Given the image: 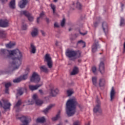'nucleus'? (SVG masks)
<instances>
[{
  "label": "nucleus",
  "mask_w": 125,
  "mask_h": 125,
  "mask_svg": "<svg viewBox=\"0 0 125 125\" xmlns=\"http://www.w3.org/2000/svg\"><path fill=\"white\" fill-rule=\"evenodd\" d=\"M65 55L67 57H68V58H71L70 60L72 61H75L76 59H78V58H80V57H81L82 52L80 50L76 51L68 49L66 51Z\"/></svg>",
  "instance_id": "3"
},
{
  "label": "nucleus",
  "mask_w": 125,
  "mask_h": 125,
  "mask_svg": "<svg viewBox=\"0 0 125 125\" xmlns=\"http://www.w3.org/2000/svg\"><path fill=\"white\" fill-rule=\"evenodd\" d=\"M67 93L68 96H71V95L73 94V91L71 90H68L67 91Z\"/></svg>",
  "instance_id": "42"
},
{
  "label": "nucleus",
  "mask_w": 125,
  "mask_h": 125,
  "mask_svg": "<svg viewBox=\"0 0 125 125\" xmlns=\"http://www.w3.org/2000/svg\"><path fill=\"white\" fill-rule=\"evenodd\" d=\"M11 85V83L10 82L5 83V93H9V87H10Z\"/></svg>",
  "instance_id": "21"
},
{
  "label": "nucleus",
  "mask_w": 125,
  "mask_h": 125,
  "mask_svg": "<svg viewBox=\"0 0 125 125\" xmlns=\"http://www.w3.org/2000/svg\"><path fill=\"white\" fill-rule=\"evenodd\" d=\"M78 62H79V63H81V62H82V60L81 59L78 60Z\"/></svg>",
  "instance_id": "52"
},
{
  "label": "nucleus",
  "mask_w": 125,
  "mask_h": 125,
  "mask_svg": "<svg viewBox=\"0 0 125 125\" xmlns=\"http://www.w3.org/2000/svg\"><path fill=\"white\" fill-rule=\"evenodd\" d=\"M42 82H41V84H38L37 85H30L29 86V89H30V90H32V91H34V90H37V89H38L39 87H41V86H42Z\"/></svg>",
  "instance_id": "15"
},
{
  "label": "nucleus",
  "mask_w": 125,
  "mask_h": 125,
  "mask_svg": "<svg viewBox=\"0 0 125 125\" xmlns=\"http://www.w3.org/2000/svg\"><path fill=\"white\" fill-rule=\"evenodd\" d=\"M92 82L93 83V84L95 85V86H96L97 85V77H92Z\"/></svg>",
  "instance_id": "33"
},
{
  "label": "nucleus",
  "mask_w": 125,
  "mask_h": 125,
  "mask_svg": "<svg viewBox=\"0 0 125 125\" xmlns=\"http://www.w3.org/2000/svg\"><path fill=\"white\" fill-rule=\"evenodd\" d=\"M8 20H0V27L6 28L8 27Z\"/></svg>",
  "instance_id": "12"
},
{
  "label": "nucleus",
  "mask_w": 125,
  "mask_h": 125,
  "mask_svg": "<svg viewBox=\"0 0 125 125\" xmlns=\"http://www.w3.org/2000/svg\"><path fill=\"white\" fill-rule=\"evenodd\" d=\"M14 45H15V43H11V42L5 44V46L7 48H12Z\"/></svg>",
  "instance_id": "29"
},
{
  "label": "nucleus",
  "mask_w": 125,
  "mask_h": 125,
  "mask_svg": "<svg viewBox=\"0 0 125 125\" xmlns=\"http://www.w3.org/2000/svg\"><path fill=\"white\" fill-rule=\"evenodd\" d=\"M21 28H22V30H26L27 29V24L22 23V25Z\"/></svg>",
  "instance_id": "43"
},
{
  "label": "nucleus",
  "mask_w": 125,
  "mask_h": 125,
  "mask_svg": "<svg viewBox=\"0 0 125 125\" xmlns=\"http://www.w3.org/2000/svg\"><path fill=\"white\" fill-rule=\"evenodd\" d=\"M46 21L48 23V22H49V20L48 19H46Z\"/></svg>",
  "instance_id": "54"
},
{
  "label": "nucleus",
  "mask_w": 125,
  "mask_h": 125,
  "mask_svg": "<svg viewBox=\"0 0 125 125\" xmlns=\"http://www.w3.org/2000/svg\"><path fill=\"white\" fill-rule=\"evenodd\" d=\"M22 80H21V78L20 77H19L18 78H17L15 80H13V83H20V82H21Z\"/></svg>",
  "instance_id": "39"
},
{
  "label": "nucleus",
  "mask_w": 125,
  "mask_h": 125,
  "mask_svg": "<svg viewBox=\"0 0 125 125\" xmlns=\"http://www.w3.org/2000/svg\"><path fill=\"white\" fill-rule=\"evenodd\" d=\"M44 16V13L42 12L40 15V17L37 18V23H40V18H42Z\"/></svg>",
  "instance_id": "37"
},
{
  "label": "nucleus",
  "mask_w": 125,
  "mask_h": 125,
  "mask_svg": "<svg viewBox=\"0 0 125 125\" xmlns=\"http://www.w3.org/2000/svg\"><path fill=\"white\" fill-rule=\"evenodd\" d=\"M69 32H70V31H72V28H69Z\"/></svg>",
  "instance_id": "58"
},
{
  "label": "nucleus",
  "mask_w": 125,
  "mask_h": 125,
  "mask_svg": "<svg viewBox=\"0 0 125 125\" xmlns=\"http://www.w3.org/2000/svg\"><path fill=\"white\" fill-rule=\"evenodd\" d=\"M6 33L5 32V31L0 30V38H1L2 39H4V38H6Z\"/></svg>",
  "instance_id": "28"
},
{
  "label": "nucleus",
  "mask_w": 125,
  "mask_h": 125,
  "mask_svg": "<svg viewBox=\"0 0 125 125\" xmlns=\"http://www.w3.org/2000/svg\"><path fill=\"white\" fill-rule=\"evenodd\" d=\"M79 73V67L75 66L72 70V72L71 73L72 76L77 75Z\"/></svg>",
  "instance_id": "23"
},
{
  "label": "nucleus",
  "mask_w": 125,
  "mask_h": 125,
  "mask_svg": "<svg viewBox=\"0 0 125 125\" xmlns=\"http://www.w3.org/2000/svg\"><path fill=\"white\" fill-rule=\"evenodd\" d=\"M65 22H66V20H65V18H63L61 23V25L62 27H64V26H65Z\"/></svg>",
  "instance_id": "40"
},
{
  "label": "nucleus",
  "mask_w": 125,
  "mask_h": 125,
  "mask_svg": "<svg viewBox=\"0 0 125 125\" xmlns=\"http://www.w3.org/2000/svg\"><path fill=\"white\" fill-rule=\"evenodd\" d=\"M44 62H47V66H48V68L51 69L52 68V66L53 65V62H52V59L51 57H50V55L48 54H46L44 57Z\"/></svg>",
  "instance_id": "5"
},
{
  "label": "nucleus",
  "mask_w": 125,
  "mask_h": 125,
  "mask_svg": "<svg viewBox=\"0 0 125 125\" xmlns=\"http://www.w3.org/2000/svg\"><path fill=\"white\" fill-rule=\"evenodd\" d=\"M2 102L3 103V104H2V103L1 102H0V105L1 107H2L3 109L5 110H8V109H10V106H11V104L10 103H8V101L7 100H5L2 99Z\"/></svg>",
  "instance_id": "8"
},
{
  "label": "nucleus",
  "mask_w": 125,
  "mask_h": 125,
  "mask_svg": "<svg viewBox=\"0 0 125 125\" xmlns=\"http://www.w3.org/2000/svg\"><path fill=\"white\" fill-rule=\"evenodd\" d=\"M41 71H42L44 73H47L48 72V69L44 65H43L40 67Z\"/></svg>",
  "instance_id": "32"
},
{
  "label": "nucleus",
  "mask_w": 125,
  "mask_h": 125,
  "mask_svg": "<svg viewBox=\"0 0 125 125\" xmlns=\"http://www.w3.org/2000/svg\"><path fill=\"white\" fill-rule=\"evenodd\" d=\"M44 122H45V118H44V117L38 118L36 120L37 123H40L41 124H43V123H44Z\"/></svg>",
  "instance_id": "26"
},
{
  "label": "nucleus",
  "mask_w": 125,
  "mask_h": 125,
  "mask_svg": "<svg viewBox=\"0 0 125 125\" xmlns=\"http://www.w3.org/2000/svg\"><path fill=\"white\" fill-rule=\"evenodd\" d=\"M121 6L122 7H124V6H125V4L121 3Z\"/></svg>",
  "instance_id": "53"
},
{
  "label": "nucleus",
  "mask_w": 125,
  "mask_h": 125,
  "mask_svg": "<svg viewBox=\"0 0 125 125\" xmlns=\"http://www.w3.org/2000/svg\"><path fill=\"white\" fill-rule=\"evenodd\" d=\"M99 69L102 75H103L105 73V67L104 66V62H100Z\"/></svg>",
  "instance_id": "16"
},
{
  "label": "nucleus",
  "mask_w": 125,
  "mask_h": 125,
  "mask_svg": "<svg viewBox=\"0 0 125 125\" xmlns=\"http://www.w3.org/2000/svg\"><path fill=\"white\" fill-rule=\"evenodd\" d=\"M59 43V42H58V41H56V42H55V45H56V46H58Z\"/></svg>",
  "instance_id": "51"
},
{
  "label": "nucleus",
  "mask_w": 125,
  "mask_h": 125,
  "mask_svg": "<svg viewBox=\"0 0 125 125\" xmlns=\"http://www.w3.org/2000/svg\"><path fill=\"white\" fill-rule=\"evenodd\" d=\"M27 71H29V70H30V69H29V68H27V69H26Z\"/></svg>",
  "instance_id": "59"
},
{
  "label": "nucleus",
  "mask_w": 125,
  "mask_h": 125,
  "mask_svg": "<svg viewBox=\"0 0 125 125\" xmlns=\"http://www.w3.org/2000/svg\"><path fill=\"white\" fill-rule=\"evenodd\" d=\"M21 104H22V102L21 101V100H19L14 105V108H18Z\"/></svg>",
  "instance_id": "35"
},
{
  "label": "nucleus",
  "mask_w": 125,
  "mask_h": 125,
  "mask_svg": "<svg viewBox=\"0 0 125 125\" xmlns=\"http://www.w3.org/2000/svg\"><path fill=\"white\" fill-rule=\"evenodd\" d=\"M96 70H97L96 67L93 66L92 67V71L93 74H94V75H96Z\"/></svg>",
  "instance_id": "41"
},
{
  "label": "nucleus",
  "mask_w": 125,
  "mask_h": 125,
  "mask_svg": "<svg viewBox=\"0 0 125 125\" xmlns=\"http://www.w3.org/2000/svg\"><path fill=\"white\" fill-rule=\"evenodd\" d=\"M93 112L96 115H101L102 114V108H101V101L98 99V97H97L96 100V105L93 108Z\"/></svg>",
  "instance_id": "4"
},
{
  "label": "nucleus",
  "mask_w": 125,
  "mask_h": 125,
  "mask_svg": "<svg viewBox=\"0 0 125 125\" xmlns=\"http://www.w3.org/2000/svg\"><path fill=\"white\" fill-rule=\"evenodd\" d=\"M39 91L41 95H43V91H42V90L40 89Z\"/></svg>",
  "instance_id": "48"
},
{
  "label": "nucleus",
  "mask_w": 125,
  "mask_h": 125,
  "mask_svg": "<svg viewBox=\"0 0 125 125\" xmlns=\"http://www.w3.org/2000/svg\"><path fill=\"white\" fill-rule=\"evenodd\" d=\"M120 26V27H124L125 26V19L123 17L121 18Z\"/></svg>",
  "instance_id": "31"
},
{
  "label": "nucleus",
  "mask_w": 125,
  "mask_h": 125,
  "mask_svg": "<svg viewBox=\"0 0 125 125\" xmlns=\"http://www.w3.org/2000/svg\"><path fill=\"white\" fill-rule=\"evenodd\" d=\"M9 6L10 8L14 9L15 8V0H12L9 4Z\"/></svg>",
  "instance_id": "25"
},
{
  "label": "nucleus",
  "mask_w": 125,
  "mask_h": 125,
  "mask_svg": "<svg viewBox=\"0 0 125 125\" xmlns=\"http://www.w3.org/2000/svg\"><path fill=\"white\" fill-rule=\"evenodd\" d=\"M115 94H116V91L114 87H112L110 91V101H113V99L115 98Z\"/></svg>",
  "instance_id": "19"
},
{
  "label": "nucleus",
  "mask_w": 125,
  "mask_h": 125,
  "mask_svg": "<svg viewBox=\"0 0 125 125\" xmlns=\"http://www.w3.org/2000/svg\"><path fill=\"white\" fill-rule=\"evenodd\" d=\"M1 74H3V72H2V71H0V75H1Z\"/></svg>",
  "instance_id": "56"
},
{
  "label": "nucleus",
  "mask_w": 125,
  "mask_h": 125,
  "mask_svg": "<svg viewBox=\"0 0 125 125\" xmlns=\"http://www.w3.org/2000/svg\"><path fill=\"white\" fill-rule=\"evenodd\" d=\"M78 43H80L81 44H82L83 47L84 48L85 47V42H83V40H80L79 41H78Z\"/></svg>",
  "instance_id": "38"
},
{
  "label": "nucleus",
  "mask_w": 125,
  "mask_h": 125,
  "mask_svg": "<svg viewBox=\"0 0 125 125\" xmlns=\"http://www.w3.org/2000/svg\"><path fill=\"white\" fill-rule=\"evenodd\" d=\"M80 35H82V36H85L86 35V33H82L81 31H80Z\"/></svg>",
  "instance_id": "49"
},
{
  "label": "nucleus",
  "mask_w": 125,
  "mask_h": 125,
  "mask_svg": "<svg viewBox=\"0 0 125 125\" xmlns=\"http://www.w3.org/2000/svg\"><path fill=\"white\" fill-rule=\"evenodd\" d=\"M32 98L33 100H32L31 101H29V102H30V101L31 102V103L29 104L30 105H33V104H34L35 102L36 103V104H37V105H42V101L39 100V98H38V95H37L36 94L33 95Z\"/></svg>",
  "instance_id": "6"
},
{
  "label": "nucleus",
  "mask_w": 125,
  "mask_h": 125,
  "mask_svg": "<svg viewBox=\"0 0 125 125\" xmlns=\"http://www.w3.org/2000/svg\"><path fill=\"white\" fill-rule=\"evenodd\" d=\"M76 8L78 10H82V8H83V6L82 5V4L78 1L76 3L73 2L72 4L70 5V9L71 10H75Z\"/></svg>",
  "instance_id": "7"
},
{
  "label": "nucleus",
  "mask_w": 125,
  "mask_h": 125,
  "mask_svg": "<svg viewBox=\"0 0 125 125\" xmlns=\"http://www.w3.org/2000/svg\"><path fill=\"white\" fill-rule=\"evenodd\" d=\"M29 2L28 0H21L19 2V5L20 8H25V7Z\"/></svg>",
  "instance_id": "13"
},
{
  "label": "nucleus",
  "mask_w": 125,
  "mask_h": 125,
  "mask_svg": "<svg viewBox=\"0 0 125 125\" xmlns=\"http://www.w3.org/2000/svg\"><path fill=\"white\" fill-rule=\"evenodd\" d=\"M50 7H51V8L53 10V14H55V11H56V6L54 4H50Z\"/></svg>",
  "instance_id": "34"
},
{
  "label": "nucleus",
  "mask_w": 125,
  "mask_h": 125,
  "mask_svg": "<svg viewBox=\"0 0 125 125\" xmlns=\"http://www.w3.org/2000/svg\"><path fill=\"white\" fill-rule=\"evenodd\" d=\"M53 106H54V104H50L45 109H44L42 111L43 113H44V114L46 115V114L48 113V111H49L50 109H51V108H52V107H53Z\"/></svg>",
  "instance_id": "22"
},
{
  "label": "nucleus",
  "mask_w": 125,
  "mask_h": 125,
  "mask_svg": "<svg viewBox=\"0 0 125 125\" xmlns=\"http://www.w3.org/2000/svg\"><path fill=\"white\" fill-rule=\"evenodd\" d=\"M21 14L25 15V16L28 18L30 22H33V21H34V17H33L32 14L30 13L28 11H23L21 12Z\"/></svg>",
  "instance_id": "10"
},
{
  "label": "nucleus",
  "mask_w": 125,
  "mask_h": 125,
  "mask_svg": "<svg viewBox=\"0 0 125 125\" xmlns=\"http://www.w3.org/2000/svg\"><path fill=\"white\" fill-rule=\"evenodd\" d=\"M99 85L100 87L105 85V80L104 79H100L99 80Z\"/></svg>",
  "instance_id": "30"
},
{
  "label": "nucleus",
  "mask_w": 125,
  "mask_h": 125,
  "mask_svg": "<svg viewBox=\"0 0 125 125\" xmlns=\"http://www.w3.org/2000/svg\"><path fill=\"white\" fill-rule=\"evenodd\" d=\"M100 54H102V53H100Z\"/></svg>",
  "instance_id": "60"
},
{
  "label": "nucleus",
  "mask_w": 125,
  "mask_h": 125,
  "mask_svg": "<svg viewBox=\"0 0 125 125\" xmlns=\"http://www.w3.org/2000/svg\"><path fill=\"white\" fill-rule=\"evenodd\" d=\"M60 114H61V111L59 110L56 117L52 118V121H57V120L60 118Z\"/></svg>",
  "instance_id": "27"
},
{
  "label": "nucleus",
  "mask_w": 125,
  "mask_h": 125,
  "mask_svg": "<svg viewBox=\"0 0 125 125\" xmlns=\"http://www.w3.org/2000/svg\"><path fill=\"white\" fill-rule=\"evenodd\" d=\"M99 24V22H98V21H95L94 22V27L95 28H97V27H98Z\"/></svg>",
  "instance_id": "44"
},
{
  "label": "nucleus",
  "mask_w": 125,
  "mask_h": 125,
  "mask_svg": "<svg viewBox=\"0 0 125 125\" xmlns=\"http://www.w3.org/2000/svg\"><path fill=\"white\" fill-rule=\"evenodd\" d=\"M41 33L42 35H43L44 37L45 36V32L43 31V30H41Z\"/></svg>",
  "instance_id": "47"
},
{
  "label": "nucleus",
  "mask_w": 125,
  "mask_h": 125,
  "mask_svg": "<svg viewBox=\"0 0 125 125\" xmlns=\"http://www.w3.org/2000/svg\"><path fill=\"white\" fill-rule=\"evenodd\" d=\"M81 122L80 121H76L73 123V125H80Z\"/></svg>",
  "instance_id": "45"
},
{
  "label": "nucleus",
  "mask_w": 125,
  "mask_h": 125,
  "mask_svg": "<svg viewBox=\"0 0 125 125\" xmlns=\"http://www.w3.org/2000/svg\"><path fill=\"white\" fill-rule=\"evenodd\" d=\"M31 82L32 83H40V81H41V78H40V76L36 72H34L32 74V77L30 79Z\"/></svg>",
  "instance_id": "9"
},
{
  "label": "nucleus",
  "mask_w": 125,
  "mask_h": 125,
  "mask_svg": "<svg viewBox=\"0 0 125 125\" xmlns=\"http://www.w3.org/2000/svg\"><path fill=\"white\" fill-rule=\"evenodd\" d=\"M77 106L79 107L80 110L83 109V105L79 104L77 98L73 97L68 100L66 103L65 111L68 117H73L77 112Z\"/></svg>",
  "instance_id": "2"
},
{
  "label": "nucleus",
  "mask_w": 125,
  "mask_h": 125,
  "mask_svg": "<svg viewBox=\"0 0 125 125\" xmlns=\"http://www.w3.org/2000/svg\"><path fill=\"white\" fill-rule=\"evenodd\" d=\"M99 44H98V41L97 40H95L94 44L92 46V52H96L97 51V48H99Z\"/></svg>",
  "instance_id": "14"
},
{
  "label": "nucleus",
  "mask_w": 125,
  "mask_h": 125,
  "mask_svg": "<svg viewBox=\"0 0 125 125\" xmlns=\"http://www.w3.org/2000/svg\"><path fill=\"white\" fill-rule=\"evenodd\" d=\"M86 125H90V123L88 122V123Z\"/></svg>",
  "instance_id": "57"
},
{
  "label": "nucleus",
  "mask_w": 125,
  "mask_h": 125,
  "mask_svg": "<svg viewBox=\"0 0 125 125\" xmlns=\"http://www.w3.org/2000/svg\"><path fill=\"white\" fill-rule=\"evenodd\" d=\"M54 26L55 28H59V25H58V23H57V22H55Z\"/></svg>",
  "instance_id": "46"
},
{
  "label": "nucleus",
  "mask_w": 125,
  "mask_h": 125,
  "mask_svg": "<svg viewBox=\"0 0 125 125\" xmlns=\"http://www.w3.org/2000/svg\"><path fill=\"white\" fill-rule=\"evenodd\" d=\"M39 34V31L37 28H34L33 30L31 32V36L33 38L37 37Z\"/></svg>",
  "instance_id": "24"
},
{
  "label": "nucleus",
  "mask_w": 125,
  "mask_h": 125,
  "mask_svg": "<svg viewBox=\"0 0 125 125\" xmlns=\"http://www.w3.org/2000/svg\"><path fill=\"white\" fill-rule=\"evenodd\" d=\"M30 53H33V54H35V53H36V52L37 51V47H36V46H35V45L33 43H31L30 44Z\"/></svg>",
  "instance_id": "17"
},
{
  "label": "nucleus",
  "mask_w": 125,
  "mask_h": 125,
  "mask_svg": "<svg viewBox=\"0 0 125 125\" xmlns=\"http://www.w3.org/2000/svg\"><path fill=\"white\" fill-rule=\"evenodd\" d=\"M50 95L53 97L56 96V95L59 93V90L57 88H52L50 89Z\"/></svg>",
  "instance_id": "11"
},
{
  "label": "nucleus",
  "mask_w": 125,
  "mask_h": 125,
  "mask_svg": "<svg viewBox=\"0 0 125 125\" xmlns=\"http://www.w3.org/2000/svg\"><path fill=\"white\" fill-rule=\"evenodd\" d=\"M20 77L21 79V81H25V80H27V79H28V74H25L22 76H21Z\"/></svg>",
  "instance_id": "36"
},
{
  "label": "nucleus",
  "mask_w": 125,
  "mask_h": 125,
  "mask_svg": "<svg viewBox=\"0 0 125 125\" xmlns=\"http://www.w3.org/2000/svg\"><path fill=\"white\" fill-rule=\"evenodd\" d=\"M24 92H27V88H20L17 90V94H19V95H23Z\"/></svg>",
  "instance_id": "18"
},
{
  "label": "nucleus",
  "mask_w": 125,
  "mask_h": 125,
  "mask_svg": "<svg viewBox=\"0 0 125 125\" xmlns=\"http://www.w3.org/2000/svg\"><path fill=\"white\" fill-rule=\"evenodd\" d=\"M102 28L104 34H106L107 32H108V24H107V22H103Z\"/></svg>",
  "instance_id": "20"
},
{
  "label": "nucleus",
  "mask_w": 125,
  "mask_h": 125,
  "mask_svg": "<svg viewBox=\"0 0 125 125\" xmlns=\"http://www.w3.org/2000/svg\"><path fill=\"white\" fill-rule=\"evenodd\" d=\"M54 2H57L58 1V0H53Z\"/></svg>",
  "instance_id": "55"
},
{
  "label": "nucleus",
  "mask_w": 125,
  "mask_h": 125,
  "mask_svg": "<svg viewBox=\"0 0 125 125\" xmlns=\"http://www.w3.org/2000/svg\"><path fill=\"white\" fill-rule=\"evenodd\" d=\"M1 1L2 2V3H5V2H6V1H7V0H1Z\"/></svg>",
  "instance_id": "50"
},
{
  "label": "nucleus",
  "mask_w": 125,
  "mask_h": 125,
  "mask_svg": "<svg viewBox=\"0 0 125 125\" xmlns=\"http://www.w3.org/2000/svg\"><path fill=\"white\" fill-rule=\"evenodd\" d=\"M0 54L5 59L9 58L12 59V62L9 65L8 69L9 71H14L19 68L22 64L23 59V54L19 49L9 50L5 49L0 50Z\"/></svg>",
  "instance_id": "1"
}]
</instances>
